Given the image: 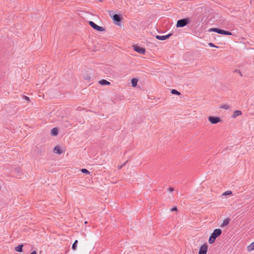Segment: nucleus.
Wrapping results in <instances>:
<instances>
[{"label":"nucleus","instance_id":"obj_9","mask_svg":"<svg viewBox=\"0 0 254 254\" xmlns=\"http://www.w3.org/2000/svg\"><path fill=\"white\" fill-rule=\"evenodd\" d=\"M172 35H173L172 33H169L166 35H163V36L156 35V38L159 40L163 41V40H165L168 39Z\"/></svg>","mask_w":254,"mask_h":254},{"label":"nucleus","instance_id":"obj_30","mask_svg":"<svg viewBox=\"0 0 254 254\" xmlns=\"http://www.w3.org/2000/svg\"><path fill=\"white\" fill-rule=\"evenodd\" d=\"M29 254H37V252L36 251H34Z\"/></svg>","mask_w":254,"mask_h":254},{"label":"nucleus","instance_id":"obj_7","mask_svg":"<svg viewBox=\"0 0 254 254\" xmlns=\"http://www.w3.org/2000/svg\"><path fill=\"white\" fill-rule=\"evenodd\" d=\"M133 50L139 54H144L145 52V50L143 47H141L137 45H133Z\"/></svg>","mask_w":254,"mask_h":254},{"label":"nucleus","instance_id":"obj_32","mask_svg":"<svg viewBox=\"0 0 254 254\" xmlns=\"http://www.w3.org/2000/svg\"><path fill=\"white\" fill-rule=\"evenodd\" d=\"M103 0H99V1L101 2Z\"/></svg>","mask_w":254,"mask_h":254},{"label":"nucleus","instance_id":"obj_19","mask_svg":"<svg viewBox=\"0 0 254 254\" xmlns=\"http://www.w3.org/2000/svg\"><path fill=\"white\" fill-rule=\"evenodd\" d=\"M77 243H78V241L77 240H75L74 241V242L73 243V244H72V249L73 251H75L76 249Z\"/></svg>","mask_w":254,"mask_h":254},{"label":"nucleus","instance_id":"obj_20","mask_svg":"<svg viewBox=\"0 0 254 254\" xmlns=\"http://www.w3.org/2000/svg\"><path fill=\"white\" fill-rule=\"evenodd\" d=\"M232 192L231 190H227L223 192L222 194V196H225V195H232Z\"/></svg>","mask_w":254,"mask_h":254},{"label":"nucleus","instance_id":"obj_13","mask_svg":"<svg viewBox=\"0 0 254 254\" xmlns=\"http://www.w3.org/2000/svg\"><path fill=\"white\" fill-rule=\"evenodd\" d=\"M51 133L53 136H57L58 134V129L56 127L52 128L51 131Z\"/></svg>","mask_w":254,"mask_h":254},{"label":"nucleus","instance_id":"obj_23","mask_svg":"<svg viewBox=\"0 0 254 254\" xmlns=\"http://www.w3.org/2000/svg\"><path fill=\"white\" fill-rule=\"evenodd\" d=\"M23 99H24V100L27 101V102H29L30 101L29 98L28 97L26 96L23 95Z\"/></svg>","mask_w":254,"mask_h":254},{"label":"nucleus","instance_id":"obj_4","mask_svg":"<svg viewBox=\"0 0 254 254\" xmlns=\"http://www.w3.org/2000/svg\"><path fill=\"white\" fill-rule=\"evenodd\" d=\"M88 23L92 28L98 31L102 32L105 30V29L103 27L97 25L96 24H95L94 22L92 21H89L88 22Z\"/></svg>","mask_w":254,"mask_h":254},{"label":"nucleus","instance_id":"obj_21","mask_svg":"<svg viewBox=\"0 0 254 254\" xmlns=\"http://www.w3.org/2000/svg\"><path fill=\"white\" fill-rule=\"evenodd\" d=\"M81 172L82 173H84V174H87V175H88L90 173L89 171L87 169H82L81 170Z\"/></svg>","mask_w":254,"mask_h":254},{"label":"nucleus","instance_id":"obj_14","mask_svg":"<svg viewBox=\"0 0 254 254\" xmlns=\"http://www.w3.org/2000/svg\"><path fill=\"white\" fill-rule=\"evenodd\" d=\"M229 222H230V219L229 218L225 219L223 220V223L221 225V227H223L227 225L229 223Z\"/></svg>","mask_w":254,"mask_h":254},{"label":"nucleus","instance_id":"obj_12","mask_svg":"<svg viewBox=\"0 0 254 254\" xmlns=\"http://www.w3.org/2000/svg\"><path fill=\"white\" fill-rule=\"evenodd\" d=\"M99 83L102 85H108L111 84L110 82L105 79L101 80L99 81Z\"/></svg>","mask_w":254,"mask_h":254},{"label":"nucleus","instance_id":"obj_26","mask_svg":"<svg viewBox=\"0 0 254 254\" xmlns=\"http://www.w3.org/2000/svg\"><path fill=\"white\" fill-rule=\"evenodd\" d=\"M208 45L211 47H218L217 46L214 45L213 43H208Z\"/></svg>","mask_w":254,"mask_h":254},{"label":"nucleus","instance_id":"obj_5","mask_svg":"<svg viewBox=\"0 0 254 254\" xmlns=\"http://www.w3.org/2000/svg\"><path fill=\"white\" fill-rule=\"evenodd\" d=\"M112 18L116 25L118 26L121 25V22L122 18L120 15L115 14L114 15H113Z\"/></svg>","mask_w":254,"mask_h":254},{"label":"nucleus","instance_id":"obj_24","mask_svg":"<svg viewBox=\"0 0 254 254\" xmlns=\"http://www.w3.org/2000/svg\"><path fill=\"white\" fill-rule=\"evenodd\" d=\"M127 163V161L125 162V163H124L123 164H122V165H121L120 166H119V169H121L122 168H123L124 166H125L126 164V163Z\"/></svg>","mask_w":254,"mask_h":254},{"label":"nucleus","instance_id":"obj_29","mask_svg":"<svg viewBox=\"0 0 254 254\" xmlns=\"http://www.w3.org/2000/svg\"><path fill=\"white\" fill-rule=\"evenodd\" d=\"M168 190L170 192H172L174 191V189L173 188H170Z\"/></svg>","mask_w":254,"mask_h":254},{"label":"nucleus","instance_id":"obj_27","mask_svg":"<svg viewBox=\"0 0 254 254\" xmlns=\"http://www.w3.org/2000/svg\"><path fill=\"white\" fill-rule=\"evenodd\" d=\"M84 79L85 80H88V81H89V80H90L91 78H90V77H89V76H87L85 77L84 78Z\"/></svg>","mask_w":254,"mask_h":254},{"label":"nucleus","instance_id":"obj_1","mask_svg":"<svg viewBox=\"0 0 254 254\" xmlns=\"http://www.w3.org/2000/svg\"><path fill=\"white\" fill-rule=\"evenodd\" d=\"M221 233L222 230L218 228L215 229L209 237L208 240L209 243L210 244H212L214 243L216 238L218 237L221 234Z\"/></svg>","mask_w":254,"mask_h":254},{"label":"nucleus","instance_id":"obj_33","mask_svg":"<svg viewBox=\"0 0 254 254\" xmlns=\"http://www.w3.org/2000/svg\"><path fill=\"white\" fill-rule=\"evenodd\" d=\"M87 221H85V224H87Z\"/></svg>","mask_w":254,"mask_h":254},{"label":"nucleus","instance_id":"obj_10","mask_svg":"<svg viewBox=\"0 0 254 254\" xmlns=\"http://www.w3.org/2000/svg\"><path fill=\"white\" fill-rule=\"evenodd\" d=\"M54 152L58 154H61L62 153V151L59 146H56L54 147Z\"/></svg>","mask_w":254,"mask_h":254},{"label":"nucleus","instance_id":"obj_3","mask_svg":"<svg viewBox=\"0 0 254 254\" xmlns=\"http://www.w3.org/2000/svg\"><path fill=\"white\" fill-rule=\"evenodd\" d=\"M209 31H213L216 32L218 34L225 35H232V34L231 32L225 31L221 29L217 28H212L209 29Z\"/></svg>","mask_w":254,"mask_h":254},{"label":"nucleus","instance_id":"obj_8","mask_svg":"<svg viewBox=\"0 0 254 254\" xmlns=\"http://www.w3.org/2000/svg\"><path fill=\"white\" fill-rule=\"evenodd\" d=\"M208 247L206 244H204L200 247L198 254H206Z\"/></svg>","mask_w":254,"mask_h":254},{"label":"nucleus","instance_id":"obj_28","mask_svg":"<svg viewBox=\"0 0 254 254\" xmlns=\"http://www.w3.org/2000/svg\"><path fill=\"white\" fill-rule=\"evenodd\" d=\"M177 207H174L172 208L171 209V211H177Z\"/></svg>","mask_w":254,"mask_h":254},{"label":"nucleus","instance_id":"obj_25","mask_svg":"<svg viewBox=\"0 0 254 254\" xmlns=\"http://www.w3.org/2000/svg\"><path fill=\"white\" fill-rule=\"evenodd\" d=\"M109 15L112 17V16L113 15H114L115 14H114V12L112 10H110V11H109Z\"/></svg>","mask_w":254,"mask_h":254},{"label":"nucleus","instance_id":"obj_16","mask_svg":"<svg viewBox=\"0 0 254 254\" xmlns=\"http://www.w3.org/2000/svg\"><path fill=\"white\" fill-rule=\"evenodd\" d=\"M23 245H19L15 248V250L17 252H22Z\"/></svg>","mask_w":254,"mask_h":254},{"label":"nucleus","instance_id":"obj_2","mask_svg":"<svg viewBox=\"0 0 254 254\" xmlns=\"http://www.w3.org/2000/svg\"><path fill=\"white\" fill-rule=\"evenodd\" d=\"M190 22V20L188 18L181 19L177 21L176 27L177 28L183 27L189 24Z\"/></svg>","mask_w":254,"mask_h":254},{"label":"nucleus","instance_id":"obj_31","mask_svg":"<svg viewBox=\"0 0 254 254\" xmlns=\"http://www.w3.org/2000/svg\"><path fill=\"white\" fill-rule=\"evenodd\" d=\"M239 73H240V75L242 76V73H241V71H239Z\"/></svg>","mask_w":254,"mask_h":254},{"label":"nucleus","instance_id":"obj_18","mask_svg":"<svg viewBox=\"0 0 254 254\" xmlns=\"http://www.w3.org/2000/svg\"><path fill=\"white\" fill-rule=\"evenodd\" d=\"M171 92L172 94H174V95H181V93L180 92H179L178 90L174 89H172Z\"/></svg>","mask_w":254,"mask_h":254},{"label":"nucleus","instance_id":"obj_22","mask_svg":"<svg viewBox=\"0 0 254 254\" xmlns=\"http://www.w3.org/2000/svg\"><path fill=\"white\" fill-rule=\"evenodd\" d=\"M221 108H222V109H224L227 110V109H228L229 108V106L228 105L224 104V105H223L221 107Z\"/></svg>","mask_w":254,"mask_h":254},{"label":"nucleus","instance_id":"obj_11","mask_svg":"<svg viewBox=\"0 0 254 254\" xmlns=\"http://www.w3.org/2000/svg\"><path fill=\"white\" fill-rule=\"evenodd\" d=\"M241 114H242V112L241 111H239V110L235 111L233 112V114L232 115V118H235L237 116H240Z\"/></svg>","mask_w":254,"mask_h":254},{"label":"nucleus","instance_id":"obj_15","mask_svg":"<svg viewBox=\"0 0 254 254\" xmlns=\"http://www.w3.org/2000/svg\"><path fill=\"white\" fill-rule=\"evenodd\" d=\"M247 250L248 252H251L254 250V242L248 246Z\"/></svg>","mask_w":254,"mask_h":254},{"label":"nucleus","instance_id":"obj_17","mask_svg":"<svg viewBox=\"0 0 254 254\" xmlns=\"http://www.w3.org/2000/svg\"><path fill=\"white\" fill-rule=\"evenodd\" d=\"M137 82H138L137 79L132 78L131 81L132 86L133 87H136L137 85Z\"/></svg>","mask_w":254,"mask_h":254},{"label":"nucleus","instance_id":"obj_6","mask_svg":"<svg viewBox=\"0 0 254 254\" xmlns=\"http://www.w3.org/2000/svg\"><path fill=\"white\" fill-rule=\"evenodd\" d=\"M208 120L212 124H216L221 122V119L218 117L209 116Z\"/></svg>","mask_w":254,"mask_h":254}]
</instances>
